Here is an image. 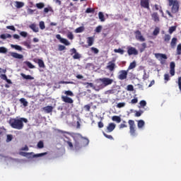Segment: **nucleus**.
<instances>
[{"mask_svg":"<svg viewBox=\"0 0 181 181\" xmlns=\"http://www.w3.org/2000/svg\"><path fill=\"white\" fill-rule=\"evenodd\" d=\"M23 122H28V119L21 118V119H11L9 120V124L11 128L14 129H23Z\"/></svg>","mask_w":181,"mask_h":181,"instance_id":"nucleus-1","label":"nucleus"},{"mask_svg":"<svg viewBox=\"0 0 181 181\" xmlns=\"http://www.w3.org/2000/svg\"><path fill=\"white\" fill-rule=\"evenodd\" d=\"M64 95H62L61 100L64 102L66 103V104H73L74 103V100L70 97H74V93L71 90H65L64 91Z\"/></svg>","mask_w":181,"mask_h":181,"instance_id":"nucleus-2","label":"nucleus"},{"mask_svg":"<svg viewBox=\"0 0 181 181\" xmlns=\"http://www.w3.org/2000/svg\"><path fill=\"white\" fill-rule=\"evenodd\" d=\"M169 6H172L171 12L172 13H177L179 12V8H180V4L177 0H168Z\"/></svg>","mask_w":181,"mask_h":181,"instance_id":"nucleus-3","label":"nucleus"},{"mask_svg":"<svg viewBox=\"0 0 181 181\" xmlns=\"http://www.w3.org/2000/svg\"><path fill=\"white\" fill-rule=\"evenodd\" d=\"M129 127V133L132 136H136V126L135 125V121L132 119H129L128 121Z\"/></svg>","mask_w":181,"mask_h":181,"instance_id":"nucleus-4","label":"nucleus"},{"mask_svg":"<svg viewBox=\"0 0 181 181\" xmlns=\"http://www.w3.org/2000/svg\"><path fill=\"white\" fill-rule=\"evenodd\" d=\"M128 78V70H120L117 76L118 80H127Z\"/></svg>","mask_w":181,"mask_h":181,"instance_id":"nucleus-5","label":"nucleus"},{"mask_svg":"<svg viewBox=\"0 0 181 181\" xmlns=\"http://www.w3.org/2000/svg\"><path fill=\"white\" fill-rule=\"evenodd\" d=\"M106 69L109 70V71L112 72L115 71V69H117V65L115 64V61H110L107 63Z\"/></svg>","mask_w":181,"mask_h":181,"instance_id":"nucleus-6","label":"nucleus"},{"mask_svg":"<svg viewBox=\"0 0 181 181\" xmlns=\"http://www.w3.org/2000/svg\"><path fill=\"white\" fill-rule=\"evenodd\" d=\"M138 53L139 52L136 48L134 47H127V54H129V56H132V54L134 56H136L138 55Z\"/></svg>","mask_w":181,"mask_h":181,"instance_id":"nucleus-7","label":"nucleus"},{"mask_svg":"<svg viewBox=\"0 0 181 181\" xmlns=\"http://www.w3.org/2000/svg\"><path fill=\"white\" fill-rule=\"evenodd\" d=\"M100 80L103 83V84H104V86L105 87H107V86H110V84H112V83H114V80H112L110 78H100Z\"/></svg>","mask_w":181,"mask_h":181,"instance_id":"nucleus-8","label":"nucleus"},{"mask_svg":"<svg viewBox=\"0 0 181 181\" xmlns=\"http://www.w3.org/2000/svg\"><path fill=\"white\" fill-rule=\"evenodd\" d=\"M134 33L136 40H139V42H145V37L142 36V33H141V31L136 30Z\"/></svg>","mask_w":181,"mask_h":181,"instance_id":"nucleus-9","label":"nucleus"},{"mask_svg":"<svg viewBox=\"0 0 181 181\" xmlns=\"http://www.w3.org/2000/svg\"><path fill=\"white\" fill-rule=\"evenodd\" d=\"M73 138L75 141V146H77V145H78V141L83 139V136L80 133H74Z\"/></svg>","mask_w":181,"mask_h":181,"instance_id":"nucleus-10","label":"nucleus"},{"mask_svg":"<svg viewBox=\"0 0 181 181\" xmlns=\"http://www.w3.org/2000/svg\"><path fill=\"white\" fill-rule=\"evenodd\" d=\"M56 37L61 42V43L65 45V46H70V42H69L66 38H62L60 34L57 35Z\"/></svg>","mask_w":181,"mask_h":181,"instance_id":"nucleus-11","label":"nucleus"},{"mask_svg":"<svg viewBox=\"0 0 181 181\" xmlns=\"http://www.w3.org/2000/svg\"><path fill=\"white\" fill-rule=\"evenodd\" d=\"M140 5L141 8L148 9V11L151 9V7H149V0H141Z\"/></svg>","mask_w":181,"mask_h":181,"instance_id":"nucleus-12","label":"nucleus"},{"mask_svg":"<svg viewBox=\"0 0 181 181\" xmlns=\"http://www.w3.org/2000/svg\"><path fill=\"white\" fill-rule=\"evenodd\" d=\"M175 67H176V64L175 62H172L170 64V74L171 76H175Z\"/></svg>","mask_w":181,"mask_h":181,"instance_id":"nucleus-13","label":"nucleus"},{"mask_svg":"<svg viewBox=\"0 0 181 181\" xmlns=\"http://www.w3.org/2000/svg\"><path fill=\"white\" fill-rule=\"evenodd\" d=\"M115 127H117V125L115 123H110L107 127V132H112V131L115 129Z\"/></svg>","mask_w":181,"mask_h":181,"instance_id":"nucleus-14","label":"nucleus"},{"mask_svg":"<svg viewBox=\"0 0 181 181\" xmlns=\"http://www.w3.org/2000/svg\"><path fill=\"white\" fill-rule=\"evenodd\" d=\"M42 110L45 111V112H46V114H50V112H53V107L50 105L42 107Z\"/></svg>","mask_w":181,"mask_h":181,"instance_id":"nucleus-15","label":"nucleus"},{"mask_svg":"<svg viewBox=\"0 0 181 181\" xmlns=\"http://www.w3.org/2000/svg\"><path fill=\"white\" fill-rule=\"evenodd\" d=\"M10 56L14 59H23V55L16 52H10Z\"/></svg>","mask_w":181,"mask_h":181,"instance_id":"nucleus-16","label":"nucleus"},{"mask_svg":"<svg viewBox=\"0 0 181 181\" xmlns=\"http://www.w3.org/2000/svg\"><path fill=\"white\" fill-rule=\"evenodd\" d=\"M155 56L156 59L162 60V59H164V60H166L168 59V56H166L165 54H160V53H157L155 54Z\"/></svg>","mask_w":181,"mask_h":181,"instance_id":"nucleus-17","label":"nucleus"},{"mask_svg":"<svg viewBox=\"0 0 181 181\" xmlns=\"http://www.w3.org/2000/svg\"><path fill=\"white\" fill-rule=\"evenodd\" d=\"M151 18L154 21V22H159V14L157 12H154L151 14Z\"/></svg>","mask_w":181,"mask_h":181,"instance_id":"nucleus-18","label":"nucleus"},{"mask_svg":"<svg viewBox=\"0 0 181 181\" xmlns=\"http://www.w3.org/2000/svg\"><path fill=\"white\" fill-rule=\"evenodd\" d=\"M35 63H37L39 67H40L41 69H45L46 67L43 60L38 59H37V62L36 61H35Z\"/></svg>","mask_w":181,"mask_h":181,"instance_id":"nucleus-19","label":"nucleus"},{"mask_svg":"<svg viewBox=\"0 0 181 181\" xmlns=\"http://www.w3.org/2000/svg\"><path fill=\"white\" fill-rule=\"evenodd\" d=\"M137 127L139 129H141L145 127V122L143 119L137 121Z\"/></svg>","mask_w":181,"mask_h":181,"instance_id":"nucleus-20","label":"nucleus"},{"mask_svg":"<svg viewBox=\"0 0 181 181\" xmlns=\"http://www.w3.org/2000/svg\"><path fill=\"white\" fill-rule=\"evenodd\" d=\"M21 77H23V78H24L25 80H34L35 78L30 75H25L23 73L21 74Z\"/></svg>","mask_w":181,"mask_h":181,"instance_id":"nucleus-21","label":"nucleus"},{"mask_svg":"<svg viewBox=\"0 0 181 181\" xmlns=\"http://www.w3.org/2000/svg\"><path fill=\"white\" fill-rule=\"evenodd\" d=\"M30 28H31V30L35 33H37V32H39V27H37V25H36V24L35 23L31 24L30 25Z\"/></svg>","mask_w":181,"mask_h":181,"instance_id":"nucleus-22","label":"nucleus"},{"mask_svg":"<svg viewBox=\"0 0 181 181\" xmlns=\"http://www.w3.org/2000/svg\"><path fill=\"white\" fill-rule=\"evenodd\" d=\"M87 43L88 47L93 46V45H94V37H88L87 38Z\"/></svg>","mask_w":181,"mask_h":181,"instance_id":"nucleus-23","label":"nucleus"},{"mask_svg":"<svg viewBox=\"0 0 181 181\" xmlns=\"http://www.w3.org/2000/svg\"><path fill=\"white\" fill-rule=\"evenodd\" d=\"M25 6V3L22 1H16V8L18 9H21V8H23Z\"/></svg>","mask_w":181,"mask_h":181,"instance_id":"nucleus-24","label":"nucleus"},{"mask_svg":"<svg viewBox=\"0 0 181 181\" xmlns=\"http://www.w3.org/2000/svg\"><path fill=\"white\" fill-rule=\"evenodd\" d=\"M176 43H177V38L173 37L171 40L170 46L171 47H176Z\"/></svg>","mask_w":181,"mask_h":181,"instance_id":"nucleus-25","label":"nucleus"},{"mask_svg":"<svg viewBox=\"0 0 181 181\" xmlns=\"http://www.w3.org/2000/svg\"><path fill=\"white\" fill-rule=\"evenodd\" d=\"M81 142H82L83 146H87V145H88V144H90V140H88V139H87L86 137H83Z\"/></svg>","mask_w":181,"mask_h":181,"instance_id":"nucleus-26","label":"nucleus"},{"mask_svg":"<svg viewBox=\"0 0 181 181\" xmlns=\"http://www.w3.org/2000/svg\"><path fill=\"white\" fill-rule=\"evenodd\" d=\"M1 39L5 40V39H11L12 37V35L11 34H1L0 35Z\"/></svg>","mask_w":181,"mask_h":181,"instance_id":"nucleus-27","label":"nucleus"},{"mask_svg":"<svg viewBox=\"0 0 181 181\" xmlns=\"http://www.w3.org/2000/svg\"><path fill=\"white\" fill-rule=\"evenodd\" d=\"M135 67H136V62L134 61L133 62L130 63L127 70L129 71V70H132V69H135Z\"/></svg>","mask_w":181,"mask_h":181,"instance_id":"nucleus-28","label":"nucleus"},{"mask_svg":"<svg viewBox=\"0 0 181 181\" xmlns=\"http://www.w3.org/2000/svg\"><path fill=\"white\" fill-rule=\"evenodd\" d=\"M112 120L119 124V122H121V117L119 116H113Z\"/></svg>","mask_w":181,"mask_h":181,"instance_id":"nucleus-29","label":"nucleus"},{"mask_svg":"<svg viewBox=\"0 0 181 181\" xmlns=\"http://www.w3.org/2000/svg\"><path fill=\"white\" fill-rule=\"evenodd\" d=\"M24 64H26V66H28V67L29 69H35V65L32 64V63L29 61L24 62Z\"/></svg>","mask_w":181,"mask_h":181,"instance_id":"nucleus-30","label":"nucleus"},{"mask_svg":"<svg viewBox=\"0 0 181 181\" xmlns=\"http://www.w3.org/2000/svg\"><path fill=\"white\" fill-rule=\"evenodd\" d=\"M163 39L165 43H169V42H170V35L169 34H165Z\"/></svg>","mask_w":181,"mask_h":181,"instance_id":"nucleus-31","label":"nucleus"},{"mask_svg":"<svg viewBox=\"0 0 181 181\" xmlns=\"http://www.w3.org/2000/svg\"><path fill=\"white\" fill-rule=\"evenodd\" d=\"M98 16H99V19L100 20L101 22L105 21V18L104 17V14L103 13V12H101V11L99 12Z\"/></svg>","mask_w":181,"mask_h":181,"instance_id":"nucleus-32","label":"nucleus"},{"mask_svg":"<svg viewBox=\"0 0 181 181\" xmlns=\"http://www.w3.org/2000/svg\"><path fill=\"white\" fill-rule=\"evenodd\" d=\"M45 155H47V152L34 154L33 158H40L42 156H45Z\"/></svg>","mask_w":181,"mask_h":181,"instance_id":"nucleus-33","label":"nucleus"},{"mask_svg":"<svg viewBox=\"0 0 181 181\" xmlns=\"http://www.w3.org/2000/svg\"><path fill=\"white\" fill-rule=\"evenodd\" d=\"M177 56H180L181 55V43L178 44L177 46V52H176Z\"/></svg>","mask_w":181,"mask_h":181,"instance_id":"nucleus-34","label":"nucleus"},{"mask_svg":"<svg viewBox=\"0 0 181 181\" xmlns=\"http://www.w3.org/2000/svg\"><path fill=\"white\" fill-rule=\"evenodd\" d=\"M37 146L39 149H42L43 148H45V144L43 143V141H40L37 144Z\"/></svg>","mask_w":181,"mask_h":181,"instance_id":"nucleus-35","label":"nucleus"},{"mask_svg":"<svg viewBox=\"0 0 181 181\" xmlns=\"http://www.w3.org/2000/svg\"><path fill=\"white\" fill-rule=\"evenodd\" d=\"M159 32H160V29L159 28H156L153 32V36H158L159 35Z\"/></svg>","mask_w":181,"mask_h":181,"instance_id":"nucleus-36","label":"nucleus"},{"mask_svg":"<svg viewBox=\"0 0 181 181\" xmlns=\"http://www.w3.org/2000/svg\"><path fill=\"white\" fill-rule=\"evenodd\" d=\"M149 78V74L146 73V70H144L143 80H148Z\"/></svg>","mask_w":181,"mask_h":181,"instance_id":"nucleus-37","label":"nucleus"},{"mask_svg":"<svg viewBox=\"0 0 181 181\" xmlns=\"http://www.w3.org/2000/svg\"><path fill=\"white\" fill-rule=\"evenodd\" d=\"M39 26L41 30H44V29H46V25H45V21H40L39 23Z\"/></svg>","mask_w":181,"mask_h":181,"instance_id":"nucleus-38","label":"nucleus"},{"mask_svg":"<svg viewBox=\"0 0 181 181\" xmlns=\"http://www.w3.org/2000/svg\"><path fill=\"white\" fill-rule=\"evenodd\" d=\"M76 33H81L84 32V27H79L75 30Z\"/></svg>","mask_w":181,"mask_h":181,"instance_id":"nucleus-39","label":"nucleus"},{"mask_svg":"<svg viewBox=\"0 0 181 181\" xmlns=\"http://www.w3.org/2000/svg\"><path fill=\"white\" fill-rule=\"evenodd\" d=\"M114 52L115 53H119L120 54H124L125 51H124V49H122L121 48H119V49H115Z\"/></svg>","mask_w":181,"mask_h":181,"instance_id":"nucleus-40","label":"nucleus"},{"mask_svg":"<svg viewBox=\"0 0 181 181\" xmlns=\"http://www.w3.org/2000/svg\"><path fill=\"white\" fill-rule=\"evenodd\" d=\"M175 31H176V26H171L169 28L168 32L170 35H172Z\"/></svg>","mask_w":181,"mask_h":181,"instance_id":"nucleus-41","label":"nucleus"},{"mask_svg":"<svg viewBox=\"0 0 181 181\" xmlns=\"http://www.w3.org/2000/svg\"><path fill=\"white\" fill-rule=\"evenodd\" d=\"M0 53L6 54L8 53V49L5 47H0Z\"/></svg>","mask_w":181,"mask_h":181,"instance_id":"nucleus-42","label":"nucleus"},{"mask_svg":"<svg viewBox=\"0 0 181 181\" xmlns=\"http://www.w3.org/2000/svg\"><path fill=\"white\" fill-rule=\"evenodd\" d=\"M20 101H21V104H23V105H24V107H28V101H26V99L23 98L20 99Z\"/></svg>","mask_w":181,"mask_h":181,"instance_id":"nucleus-43","label":"nucleus"},{"mask_svg":"<svg viewBox=\"0 0 181 181\" xmlns=\"http://www.w3.org/2000/svg\"><path fill=\"white\" fill-rule=\"evenodd\" d=\"M128 126L127 125V122L123 121V124H120L119 126V129H122V128H127Z\"/></svg>","mask_w":181,"mask_h":181,"instance_id":"nucleus-44","label":"nucleus"},{"mask_svg":"<svg viewBox=\"0 0 181 181\" xmlns=\"http://www.w3.org/2000/svg\"><path fill=\"white\" fill-rule=\"evenodd\" d=\"M164 80H165V83H168V81H169L170 80V76H169L168 74H165L164 75Z\"/></svg>","mask_w":181,"mask_h":181,"instance_id":"nucleus-45","label":"nucleus"},{"mask_svg":"<svg viewBox=\"0 0 181 181\" xmlns=\"http://www.w3.org/2000/svg\"><path fill=\"white\" fill-rule=\"evenodd\" d=\"M36 6L38 9H42V8H45V4L44 3H37L36 4Z\"/></svg>","mask_w":181,"mask_h":181,"instance_id":"nucleus-46","label":"nucleus"},{"mask_svg":"<svg viewBox=\"0 0 181 181\" xmlns=\"http://www.w3.org/2000/svg\"><path fill=\"white\" fill-rule=\"evenodd\" d=\"M11 47H13V49H15L16 50H22V47L19 46V45H11Z\"/></svg>","mask_w":181,"mask_h":181,"instance_id":"nucleus-47","label":"nucleus"},{"mask_svg":"<svg viewBox=\"0 0 181 181\" xmlns=\"http://www.w3.org/2000/svg\"><path fill=\"white\" fill-rule=\"evenodd\" d=\"M101 30H103V26L102 25H98V27H96L95 32L96 33H100V32H101Z\"/></svg>","mask_w":181,"mask_h":181,"instance_id":"nucleus-48","label":"nucleus"},{"mask_svg":"<svg viewBox=\"0 0 181 181\" xmlns=\"http://www.w3.org/2000/svg\"><path fill=\"white\" fill-rule=\"evenodd\" d=\"M144 114V110L136 111L135 117H141Z\"/></svg>","mask_w":181,"mask_h":181,"instance_id":"nucleus-49","label":"nucleus"},{"mask_svg":"<svg viewBox=\"0 0 181 181\" xmlns=\"http://www.w3.org/2000/svg\"><path fill=\"white\" fill-rule=\"evenodd\" d=\"M90 50H91V52H93V53H94L95 54H98V52H100V51L98 50V49H97V48H95V47H92L90 48Z\"/></svg>","mask_w":181,"mask_h":181,"instance_id":"nucleus-50","label":"nucleus"},{"mask_svg":"<svg viewBox=\"0 0 181 181\" xmlns=\"http://www.w3.org/2000/svg\"><path fill=\"white\" fill-rule=\"evenodd\" d=\"M13 139V136L12 134H8L7 135V139H6V142H11Z\"/></svg>","mask_w":181,"mask_h":181,"instance_id":"nucleus-51","label":"nucleus"},{"mask_svg":"<svg viewBox=\"0 0 181 181\" xmlns=\"http://www.w3.org/2000/svg\"><path fill=\"white\" fill-rule=\"evenodd\" d=\"M67 37L68 39H69L70 40H73V39H74V35H73V33H69L67 34Z\"/></svg>","mask_w":181,"mask_h":181,"instance_id":"nucleus-52","label":"nucleus"},{"mask_svg":"<svg viewBox=\"0 0 181 181\" xmlns=\"http://www.w3.org/2000/svg\"><path fill=\"white\" fill-rule=\"evenodd\" d=\"M103 135L105 138H107V139H110V141H112L114 139V137H112V136L108 135V134H105V132H103Z\"/></svg>","mask_w":181,"mask_h":181,"instance_id":"nucleus-53","label":"nucleus"},{"mask_svg":"<svg viewBox=\"0 0 181 181\" xmlns=\"http://www.w3.org/2000/svg\"><path fill=\"white\" fill-rule=\"evenodd\" d=\"M58 50H59V52H63V50H66V47L64 45H59L58 46Z\"/></svg>","mask_w":181,"mask_h":181,"instance_id":"nucleus-54","label":"nucleus"},{"mask_svg":"<svg viewBox=\"0 0 181 181\" xmlns=\"http://www.w3.org/2000/svg\"><path fill=\"white\" fill-rule=\"evenodd\" d=\"M142 48L140 49V52L142 53L144 50H145V48L146 47V42H144L141 44Z\"/></svg>","mask_w":181,"mask_h":181,"instance_id":"nucleus-55","label":"nucleus"},{"mask_svg":"<svg viewBox=\"0 0 181 181\" xmlns=\"http://www.w3.org/2000/svg\"><path fill=\"white\" fill-rule=\"evenodd\" d=\"M123 107H125V103H119L117 105V108H123Z\"/></svg>","mask_w":181,"mask_h":181,"instance_id":"nucleus-56","label":"nucleus"},{"mask_svg":"<svg viewBox=\"0 0 181 181\" xmlns=\"http://www.w3.org/2000/svg\"><path fill=\"white\" fill-rule=\"evenodd\" d=\"M6 29H9L10 30H13V32L16 30V29L15 28V26L13 25H8L6 26Z\"/></svg>","mask_w":181,"mask_h":181,"instance_id":"nucleus-57","label":"nucleus"},{"mask_svg":"<svg viewBox=\"0 0 181 181\" xmlns=\"http://www.w3.org/2000/svg\"><path fill=\"white\" fill-rule=\"evenodd\" d=\"M64 142L69 145V148H73V143H71V141H66L64 140Z\"/></svg>","mask_w":181,"mask_h":181,"instance_id":"nucleus-58","label":"nucleus"},{"mask_svg":"<svg viewBox=\"0 0 181 181\" xmlns=\"http://www.w3.org/2000/svg\"><path fill=\"white\" fill-rule=\"evenodd\" d=\"M177 84H178L179 90H180V91L181 93V76H180L178 78Z\"/></svg>","mask_w":181,"mask_h":181,"instance_id":"nucleus-59","label":"nucleus"},{"mask_svg":"<svg viewBox=\"0 0 181 181\" xmlns=\"http://www.w3.org/2000/svg\"><path fill=\"white\" fill-rule=\"evenodd\" d=\"M21 36H22L23 37H28V33L25 32V31H22L20 33Z\"/></svg>","mask_w":181,"mask_h":181,"instance_id":"nucleus-60","label":"nucleus"},{"mask_svg":"<svg viewBox=\"0 0 181 181\" xmlns=\"http://www.w3.org/2000/svg\"><path fill=\"white\" fill-rule=\"evenodd\" d=\"M139 105H140L141 107H146V101L141 100V101H140Z\"/></svg>","mask_w":181,"mask_h":181,"instance_id":"nucleus-61","label":"nucleus"},{"mask_svg":"<svg viewBox=\"0 0 181 181\" xmlns=\"http://www.w3.org/2000/svg\"><path fill=\"white\" fill-rule=\"evenodd\" d=\"M33 153H25V152H21L20 155L22 156H28V155H33Z\"/></svg>","mask_w":181,"mask_h":181,"instance_id":"nucleus-62","label":"nucleus"},{"mask_svg":"<svg viewBox=\"0 0 181 181\" xmlns=\"http://www.w3.org/2000/svg\"><path fill=\"white\" fill-rule=\"evenodd\" d=\"M127 90H128V91H134V86H132V85H128V86H127Z\"/></svg>","mask_w":181,"mask_h":181,"instance_id":"nucleus-63","label":"nucleus"},{"mask_svg":"<svg viewBox=\"0 0 181 181\" xmlns=\"http://www.w3.org/2000/svg\"><path fill=\"white\" fill-rule=\"evenodd\" d=\"M73 59H80V54H78V52L75 53V54L73 56Z\"/></svg>","mask_w":181,"mask_h":181,"instance_id":"nucleus-64","label":"nucleus"}]
</instances>
